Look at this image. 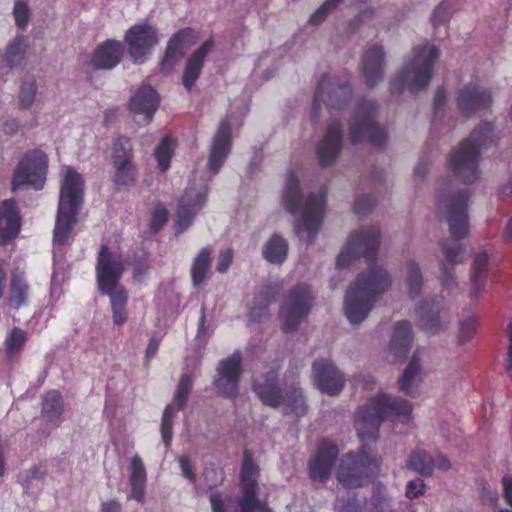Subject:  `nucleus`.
Here are the masks:
<instances>
[{"label": "nucleus", "mask_w": 512, "mask_h": 512, "mask_svg": "<svg viewBox=\"0 0 512 512\" xmlns=\"http://www.w3.org/2000/svg\"><path fill=\"white\" fill-rule=\"evenodd\" d=\"M412 405L404 399L381 393L360 407L355 416V426L362 442L359 452H348L340 461L337 480L345 488L364 486L378 469L379 463L368 451V442L379 438L384 420L394 421L402 417L411 418Z\"/></svg>", "instance_id": "nucleus-1"}, {"label": "nucleus", "mask_w": 512, "mask_h": 512, "mask_svg": "<svg viewBox=\"0 0 512 512\" xmlns=\"http://www.w3.org/2000/svg\"><path fill=\"white\" fill-rule=\"evenodd\" d=\"M379 246V229L354 231L337 256L336 266L339 269L348 267L359 257L369 262L367 272L358 274L345 294L344 312L351 324H359L366 319L374 304L391 285L389 273L374 262Z\"/></svg>", "instance_id": "nucleus-2"}, {"label": "nucleus", "mask_w": 512, "mask_h": 512, "mask_svg": "<svg viewBox=\"0 0 512 512\" xmlns=\"http://www.w3.org/2000/svg\"><path fill=\"white\" fill-rule=\"evenodd\" d=\"M95 271L99 293L109 298L113 324L122 326L129 318V293L120 283L125 272L122 255L107 244H102L98 251Z\"/></svg>", "instance_id": "nucleus-3"}, {"label": "nucleus", "mask_w": 512, "mask_h": 512, "mask_svg": "<svg viewBox=\"0 0 512 512\" xmlns=\"http://www.w3.org/2000/svg\"><path fill=\"white\" fill-rule=\"evenodd\" d=\"M84 201V180L74 168L67 167L61 183L53 241L64 245L71 238L73 227Z\"/></svg>", "instance_id": "nucleus-4"}, {"label": "nucleus", "mask_w": 512, "mask_h": 512, "mask_svg": "<svg viewBox=\"0 0 512 512\" xmlns=\"http://www.w3.org/2000/svg\"><path fill=\"white\" fill-rule=\"evenodd\" d=\"M283 205L285 210L292 215H296L302 210V229L308 234V244H312L324 217L326 194L324 192H311L303 202L298 177L294 171H291L287 176L283 193Z\"/></svg>", "instance_id": "nucleus-5"}, {"label": "nucleus", "mask_w": 512, "mask_h": 512, "mask_svg": "<svg viewBox=\"0 0 512 512\" xmlns=\"http://www.w3.org/2000/svg\"><path fill=\"white\" fill-rule=\"evenodd\" d=\"M491 131L492 127L489 123L483 124L451 152L448 158L449 169L464 183L470 184L478 179L479 154L491 141Z\"/></svg>", "instance_id": "nucleus-6"}, {"label": "nucleus", "mask_w": 512, "mask_h": 512, "mask_svg": "<svg viewBox=\"0 0 512 512\" xmlns=\"http://www.w3.org/2000/svg\"><path fill=\"white\" fill-rule=\"evenodd\" d=\"M468 196L461 194L446 204V220L452 239L441 244L443 259L447 264L455 265L464 261L465 250L459 240L469 232L467 210Z\"/></svg>", "instance_id": "nucleus-7"}, {"label": "nucleus", "mask_w": 512, "mask_h": 512, "mask_svg": "<svg viewBox=\"0 0 512 512\" xmlns=\"http://www.w3.org/2000/svg\"><path fill=\"white\" fill-rule=\"evenodd\" d=\"M377 105L374 101H362L349 122L348 137L356 145L366 140L374 147H382L387 140V132L376 121Z\"/></svg>", "instance_id": "nucleus-8"}, {"label": "nucleus", "mask_w": 512, "mask_h": 512, "mask_svg": "<svg viewBox=\"0 0 512 512\" xmlns=\"http://www.w3.org/2000/svg\"><path fill=\"white\" fill-rule=\"evenodd\" d=\"M352 96V87L346 78L329 77L324 74L315 91L311 119L317 122L321 110V103L329 109H343L346 107Z\"/></svg>", "instance_id": "nucleus-9"}, {"label": "nucleus", "mask_w": 512, "mask_h": 512, "mask_svg": "<svg viewBox=\"0 0 512 512\" xmlns=\"http://www.w3.org/2000/svg\"><path fill=\"white\" fill-rule=\"evenodd\" d=\"M112 182L118 190L134 187L138 180V167L134 161L135 154L131 139L119 136L112 145Z\"/></svg>", "instance_id": "nucleus-10"}, {"label": "nucleus", "mask_w": 512, "mask_h": 512, "mask_svg": "<svg viewBox=\"0 0 512 512\" xmlns=\"http://www.w3.org/2000/svg\"><path fill=\"white\" fill-rule=\"evenodd\" d=\"M260 468L254 462L249 450H244L239 474L241 495L236 501L234 512H257L262 507L259 499Z\"/></svg>", "instance_id": "nucleus-11"}, {"label": "nucleus", "mask_w": 512, "mask_h": 512, "mask_svg": "<svg viewBox=\"0 0 512 512\" xmlns=\"http://www.w3.org/2000/svg\"><path fill=\"white\" fill-rule=\"evenodd\" d=\"M313 301L314 296L307 284H298L289 291L280 309L282 330L285 333L297 330L309 315Z\"/></svg>", "instance_id": "nucleus-12"}, {"label": "nucleus", "mask_w": 512, "mask_h": 512, "mask_svg": "<svg viewBox=\"0 0 512 512\" xmlns=\"http://www.w3.org/2000/svg\"><path fill=\"white\" fill-rule=\"evenodd\" d=\"M47 169L48 159L43 151L39 149L27 151L14 170L12 189L32 186L36 190H41L46 181Z\"/></svg>", "instance_id": "nucleus-13"}, {"label": "nucleus", "mask_w": 512, "mask_h": 512, "mask_svg": "<svg viewBox=\"0 0 512 512\" xmlns=\"http://www.w3.org/2000/svg\"><path fill=\"white\" fill-rule=\"evenodd\" d=\"M242 373V354L239 350H235L218 364L217 377L213 382L218 393L228 399L237 397Z\"/></svg>", "instance_id": "nucleus-14"}, {"label": "nucleus", "mask_w": 512, "mask_h": 512, "mask_svg": "<svg viewBox=\"0 0 512 512\" xmlns=\"http://www.w3.org/2000/svg\"><path fill=\"white\" fill-rule=\"evenodd\" d=\"M208 198L207 185L199 190L187 187L177 203L175 231L183 233L193 222L198 212L202 209Z\"/></svg>", "instance_id": "nucleus-15"}, {"label": "nucleus", "mask_w": 512, "mask_h": 512, "mask_svg": "<svg viewBox=\"0 0 512 512\" xmlns=\"http://www.w3.org/2000/svg\"><path fill=\"white\" fill-rule=\"evenodd\" d=\"M125 42L133 62L142 64L151 49L157 45L158 36L154 27L149 24H136L128 29Z\"/></svg>", "instance_id": "nucleus-16"}, {"label": "nucleus", "mask_w": 512, "mask_h": 512, "mask_svg": "<svg viewBox=\"0 0 512 512\" xmlns=\"http://www.w3.org/2000/svg\"><path fill=\"white\" fill-rule=\"evenodd\" d=\"M197 39L193 28L180 29L169 39L164 57L160 63V72L167 75L172 72L175 65L182 59L184 49L195 44Z\"/></svg>", "instance_id": "nucleus-17"}, {"label": "nucleus", "mask_w": 512, "mask_h": 512, "mask_svg": "<svg viewBox=\"0 0 512 512\" xmlns=\"http://www.w3.org/2000/svg\"><path fill=\"white\" fill-rule=\"evenodd\" d=\"M339 455L338 446L330 440L319 442L316 454L309 461V474L312 480L326 482Z\"/></svg>", "instance_id": "nucleus-18"}, {"label": "nucleus", "mask_w": 512, "mask_h": 512, "mask_svg": "<svg viewBox=\"0 0 512 512\" xmlns=\"http://www.w3.org/2000/svg\"><path fill=\"white\" fill-rule=\"evenodd\" d=\"M232 135L231 126L228 120H223L213 137L209 151L207 169L213 175L217 174L223 166L226 158L231 152Z\"/></svg>", "instance_id": "nucleus-19"}, {"label": "nucleus", "mask_w": 512, "mask_h": 512, "mask_svg": "<svg viewBox=\"0 0 512 512\" xmlns=\"http://www.w3.org/2000/svg\"><path fill=\"white\" fill-rule=\"evenodd\" d=\"M313 378L317 388L328 395H338L344 387L343 374L330 360H317L313 363Z\"/></svg>", "instance_id": "nucleus-20"}, {"label": "nucleus", "mask_w": 512, "mask_h": 512, "mask_svg": "<svg viewBox=\"0 0 512 512\" xmlns=\"http://www.w3.org/2000/svg\"><path fill=\"white\" fill-rule=\"evenodd\" d=\"M343 144V127L339 120L331 121L323 139L317 145V156L322 167L335 162Z\"/></svg>", "instance_id": "nucleus-21"}, {"label": "nucleus", "mask_w": 512, "mask_h": 512, "mask_svg": "<svg viewBox=\"0 0 512 512\" xmlns=\"http://www.w3.org/2000/svg\"><path fill=\"white\" fill-rule=\"evenodd\" d=\"M252 389L265 406L278 408L283 402L284 389L278 383L277 369L270 370L255 379Z\"/></svg>", "instance_id": "nucleus-22"}, {"label": "nucleus", "mask_w": 512, "mask_h": 512, "mask_svg": "<svg viewBox=\"0 0 512 512\" xmlns=\"http://www.w3.org/2000/svg\"><path fill=\"white\" fill-rule=\"evenodd\" d=\"M450 322L448 313L438 305L423 304L418 309V329L427 335L445 331Z\"/></svg>", "instance_id": "nucleus-23"}, {"label": "nucleus", "mask_w": 512, "mask_h": 512, "mask_svg": "<svg viewBox=\"0 0 512 512\" xmlns=\"http://www.w3.org/2000/svg\"><path fill=\"white\" fill-rule=\"evenodd\" d=\"M159 103L158 92L149 85H143L131 97L129 109L133 114L143 115L145 122L149 123L157 111Z\"/></svg>", "instance_id": "nucleus-24"}, {"label": "nucleus", "mask_w": 512, "mask_h": 512, "mask_svg": "<svg viewBox=\"0 0 512 512\" xmlns=\"http://www.w3.org/2000/svg\"><path fill=\"white\" fill-rule=\"evenodd\" d=\"M123 55L120 41L108 39L98 45L91 57V65L95 70H110L116 67Z\"/></svg>", "instance_id": "nucleus-25"}, {"label": "nucleus", "mask_w": 512, "mask_h": 512, "mask_svg": "<svg viewBox=\"0 0 512 512\" xmlns=\"http://www.w3.org/2000/svg\"><path fill=\"white\" fill-rule=\"evenodd\" d=\"M384 59L385 53L380 45H372L363 55L362 72L366 84L374 87L382 79L384 75Z\"/></svg>", "instance_id": "nucleus-26"}, {"label": "nucleus", "mask_w": 512, "mask_h": 512, "mask_svg": "<svg viewBox=\"0 0 512 512\" xmlns=\"http://www.w3.org/2000/svg\"><path fill=\"white\" fill-rule=\"evenodd\" d=\"M213 47L214 40L209 38L188 58L182 76V83L188 92L192 91L202 71L204 60Z\"/></svg>", "instance_id": "nucleus-27"}, {"label": "nucleus", "mask_w": 512, "mask_h": 512, "mask_svg": "<svg viewBox=\"0 0 512 512\" xmlns=\"http://www.w3.org/2000/svg\"><path fill=\"white\" fill-rule=\"evenodd\" d=\"M30 285L23 271L14 269L11 272L7 302L9 307L18 310L29 302Z\"/></svg>", "instance_id": "nucleus-28"}, {"label": "nucleus", "mask_w": 512, "mask_h": 512, "mask_svg": "<svg viewBox=\"0 0 512 512\" xmlns=\"http://www.w3.org/2000/svg\"><path fill=\"white\" fill-rule=\"evenodd\" d=\"M20 230V216L16 201L7 199L0 203V236L3 241L14 238Z\"/></svg>", "instance_id": "nucleus-29"}, {"label": "nucleus", "mask_w": 512, "mask_h": 512, "mask_svg": "<svg viewBox=\"0 0 512 512\" xmlns=\"http://www.w3.org/2000/svg\"><path fill=\"white\" fill-rule=\"evenodd\" d=\"M491 104V95L486 90L475 86L465 87L459 94L458 106L462 113L467 114Z\"/></svg>", "instance_id": "nucleus-30"}, {"label": "nucleus", "mask_w": 512, "mask_h": 512, "mask_svg": "<svg viewBox=\"0 0 512 512\" xmlns=\"http://www.w3.org/2000/svg\"><path fill=\"white\" fill-rule=\"evenodd\" d=\"M146 482L147 472L144 463L139 455H134L130 462L129 484L131 492L129 498L137 502H143Z\"/></svg>", "instance_id": "nucleus-31"}, {"label": "nucleus", "mask_w": 512, "mask_h": 512, "mask_svg": "<svg viewBox=\"0 0 512 512\" xmlns=\"http://www.w3.org/2000/svg\"><path fill=\"white\" fill-rule=\"evenodd\" d=\"M412 343V326L406 321L394 325L390 349L397 358H406Z\"/></svg>", "instance_id": "nucleus-32"}, {"label": "nucleus", "mask_w": 512, "mask_h": 512, "mask_svg": "<svg viewBox=\"0 0 512 512\" xmlns=\"http://www.w3.org/2000/svg\"><path fill=\"white\" fill-rule=\"evenodd\" d=\"M439 57V51L434 45H424L418 50V90L429 83L433 66Z\"/></svg>", "instance_id": "nucleus-33"}, {"label": "nucleus", "mask_w": 512, "mask_h": 512, "mask_svg": "<svg viewBox=\"0 0 512 512\" xmlns=\"http://www.w3.org/2000/svg\"><path fill=\"white\" fill-rule=\"evenodd\" d=\"M278 290L275 286H263L255 295V305L249 311V318L261 322L269 316V305L275 301Z\"/></svg>", "instance_id": "nucleus-34"}, {"label": "nucleus", "mask_w": 512, "mask_h": 512, "mask_svg": "<svg viewBox=\"0 0 512 512\" xmlns=\"http://www.w3.org/2000/svg\"><path fill=\"white\" fill-rule=\"evenodd\" d=\"M63 410L64 402L59 391L51 390L43 396L41 415L47 423L59 426Z\"/></svg>", "instance_id": "nucleus-35"}, {"label": "nucleus", "mask_w": 512, "mask_h": 512, "mask_svg": "<svg viewBox=\"0 0 512 512\" xmlns=\"http://www.w3.org/2000/svg\"><path fill=\"white\" fill-rule=\"evenodd\" d=\"M407 89L411 94L416 93V54H412L406 67L390 82L392 92H402Z\"/></svg>", "instance_id": "nucleus-36"}, {"label": "nucleus", "mask_w": 512, "mask_h": 512, "mask_svg": "<svg viewBox=\"0 0 512 512\" xmlns=\"http://www.w3.org/2000/svg\"><path fill=\"white\" fill-rule=\"evenodd\" d=\"M212 262V250L202 248L193 259L190 275L194 287H200L207 280Z\"/></svg>", "instance_id": "nucleus-37"}, {"label": "nucleus", "mask_w": 512, "mask_h": 512, "mask_svg": "<svg viewBox=\"0 0 512 512\" xmlns=\"http://www.w3.org/2000/svg\"><path fill=\"white\" fill-rule=\"evenodd\" d=\"M28 341V333L14 326L4 340L5 355L9 361L17 360Z\"/></svg>", "instance_id": "nucleus-38"}, {"label": "nucleus", "mask_w": 512, "mask_h": 512, "mask_svg": "<svg viewBox=\"0 0 512 512\" xmlns=\"http://www.w3.org/2000/svg\"><path fill=\"white\" fill-rule=\"evenodd\" d=\"M288 254V243L281 236L275 234L266 243L263 250L264 258L270 263L281 264L283 263Z\"/></svg>", "instance_id": "nucleus-39"}, {"label": "nucleus", "mask_w": 512, "mask_h": 512, "mask_svg": "<svg viewBox=\"0 0 512 512\" xmlns=\"http://www.w3.org/2000/svg\"><path fill=\"white\" fill-rule=\"evenodd\" d=\"M290 413L302 417L307 412V406L301 389L295 385L284 388L283 402Z\"/></svg>", "instance_id": "nucleus-40"}, {"label": "nucleus", "mask_w": 512, "mask_h": 512, "mask_svg": "<svg viewBox=\"0 0 512 512\" xmlns=\"http://www.w3.org/2000/svg\"><path fill=\"white\" fill-rule=\"evenodd\" d=\"M436 466L441 470H448L451 464L443 455L437 454L436 456H432L426 452H418V474L430 476Z\"/></svg>", "instance_id": "nucleus-41"}, {"label": "nucleus", "mask_w": 512, "mask_h": 512, "mask_svg": "<svg viewBox=\"0 0 512 512\" xmlns=\"http://www.w3.org/2000/svg\"><path fill=\"white\" fill-rule=\"evenodd\" d=\"M174 150L175 141L170 135L163 137L159 145L155 148L154 156L156 158L158 168L162 172L169 169Z\"/></svg>", "instance_id": "nucleus-42"}, {"label": "nucleus", "mask_w": 512, "mask_h": 512, "mask_svg": "<svg viewBox=\"0 0 512 512\" xmlns=\"http://www.w3.org/2000/svg\"><path fill=\"white\" fill-rule=\"evenodd\" d=\"M27 47L26 37L24 35L15 36L7 45L3 60L10 68L15 65V58H22Z\"/></svg>", "instance_id": "nucleus-43"}, {"label": "nucleus", "mask_w": 512, "mask_h": 512, "mask_svg": "<svg viewBox=\"0 0 512 512\" xmlns=\"http://www.w3.org/2000/svg\"><path fill=\"white\" fill-rule=\"evenodd\" d=\"M193 385V377L190 374H183L179 380L178 386L174 393V405L177 410H181L186 405L188 396Z\"/></svg>", "instance_id": "nucleus-44"}, {"label": "nucleus", "mask_w": 512, "mask_h": 512, "mask_svg": "<svg viewBox=\"0 0 512 512\" xmlns=\"http://www.w3.org/2000/svg\"><path fill=\"white\" fill-rule=\"evenodd\" d=\"M174 408L169 404L164 409L161 422V435L166 447H169L173 438Z\"/></svg>", "instance_id": "nucleus-45"}, {"label": "nucleus", "mask_w": 512, "mask_h": 512, "mask_svg": "<svg viewBox=\"0 0 512 512\" xmlns=\"http://www.w3.org/2000/svg\"><path fill=\"white\" fill-rule=\"evenodd\" d=\"M371 512H390L389 499L383 485H376L371 496Z\"/></svg>", "instance_id": "nucleus-46"}, {"label": "nucleus", "mask_w": 512, "mask_h": 512, "mask_svg": "<svg viewBox=\"0 0 512 512\" xmlns=\"http://www.w3.org/2000/svg\"><path fill=\"white\" fill-rule=\"evenodd\" d=\"M476 332V319L474 317H469L467 319L462 320L459 323V331L457 334V343L459 345H464L469 342Z\"/></svg>", "instance_id": "nucleus-47"}, {"label": "nucleus", "mask_w": 512, "mask_h": 512, "mask_svg": "<svg viewBox=\"0 0 512 512\" xmlns=\"http://www.w3.org/2000/svg\"><path fill=\"white\" fill-rule=\"evenodd\" d=\"M416 378V355H412L407 368L404 370L402 377L399 379V389L406 395H410V385Z\"/></svg>", "instance_id": "nucleus-48"}, {"label": "nucleus", "mask_w": 512, "mask_h": 512, "mask_svg": "<svg viewBox=\"0 0 512 512\" xmlns=\"http://www.w3.org/2000/svg\"><path fill=\"white\" fill-rule=\"evenodd\" d=\"M334 509L337 512H363V506L356 496L337 497Z\"/></svg>", "instance_id": "nucleus-49"}, {"label": "nucleus", "mask_w": 512, "mask_h": 512, "mask_svg": "<svg viewBox=\"0 0 512 512\" xmlns=\"http://www.w3.org/2000/svg\"><path fill=\"white\" fill-rule=\"evenodd\" d=\"M168 221V210L159 204L151 214L149 228L152 233H158Z\"/></svg>", "instance_id": "nucleus-50"}, {"label": "nucleus", "mask_w": 512, "mask_h": 512, "mask_svg": "<svg viewBox=\"0 0 512 512\" xmlns=\"http://www.w3.org/2000/svg\"><path fill=\"white\" fill-rule=\"evenodd\" d=\"M36 95L35 80L25 81L20 88L19 101L21 108H28L34 102Z\"/></svg>", "instance_id": "nucleus-51"}, {"label": "nucleus", "mask_w": 512, "mask_h": 512, "mask_svg": "<svg viewBox=\"0 0 512 512\" xmlns=\"http://www.w3.org/2000/svg\"><path fill=\"white\" fill-rule=\"evenodd\" d=\"M13 14L16 26L24 30L27 27L30 18L27 3L22 0L16 1L14 4Z\"/></svg>", "instance_id": "nucleus-52"}, {"label": "nucleus", "mask_w": 512, "mask_h": 512, "mask_svg": "<svg viewBox=\"0 0 512 512\" xmlns=\"http://www.w3.org/2000/svg\"><path fill=\"white\" fill-rule=\"evenodd\" d=\"M375 206V201L370 196H359L354 202L353 210L354 213L358 216H365L368 214L373 207Z\"/></svg>", "instance_id": "nucleus-53"}, {"label": "nucleus", "mask_w": 512, "mask_h": 512, "mask_svg": "<svg viewBox=\"0 0 512 512\" xmlns=\"http://www.w3.org/2000/svg\"><path fill=\"white\" fill-rule=\"evenodd\" d=\"M488 255L486 252L477 254L471 267V274L482 277L487 276Z\"/></svg>", "instance_id": "nucleus-54"}, {"label": "nucleus", "mask_w": 512, "mask_h": 512, "mask_svg": "<svg viewBox=\"0 0 512 512\" xmlns=\"http://www.w3.org/2000/svg\"><path fill=\"white\" fill-rule=\"evenodd\" d=\"M335 9L329 5L326 1L311 15L309 19V23L312 25H318L322 23L329 13L334 11Z\"/></svg>", "instance_id": "nucleus-55"}, {"label": "nucleus", "mask_w": 512, "mask_h": 512, "mask_svg": "<svg viewBox=\"0 0 512 512\" xmlns=\"http://www.w3.org/2000/svg\"><path fill=\"white\" fill-rule=\"evenodd\" d=\"M233 261V251L228 248L221 250L218 257L216 270L219 273H226Z\"/></svg>", "instance_id": "nucleus-56"}, {"label": "nucleus", "mask_w": 512, "mask_h": 512, "mask_svg": "<svg viewBox=\"0 0 512 512\" xmlns=\"http://www.w3.org/2000/svg\"><path fill=\"white\" fill-rule=\"evenodd\" d=\"M486 285V277L471 274L469 297L474 300L483 292Z\"/></svg>", "instance_id": "nucleus-57"}, {"label": "nucleus", "mask_w": 512, "mask_h": 512, "mask_svg": "<svg viewBox=\"0 0 512 512\" xmlns=\"http://www.w3.org/2000/svg\"><path fill=\"white\" fill-rule=\"evenodd\" d=\"M179 465L183 476L194 484L196 481V475L192 469L189 458L187 456H181L179 458Z\"/></svg>", "instance_id": "nucleus-58"}, {"label": "nucleus", "mask_w": 512, "mask_h": 512, "mask_svg": "<svg viewBox=\"0 0 512 512\" xmlns=\"http://www.w3.org/2000/svg\"><path fill=\"white\" fill-rule=\"evenodd\" d=\"M212 512H225V503L222 493L216 491L210 495Z\"/></svg>", "instance_id": "nucleus-59"}, {"label": "nucleus", "mask_w": 512, "mask_h": 512, "mask_svg": "<svg viewBox=\"0 0 512 512\" xmlns=\"http://www.w3.org/2000/svg\"><path fill=\"white\" fill-rule=\"evenodd\" d=\"M504 493L507 503L512 506V477L503 478Z\"/></svg>", "instance_id": "nucleus-60"}, {"label": "nucleus", "mask_w": 512, "mask_h": 512, "mask_svg": "<svg viewBox=\"0 0 512 512\" xmlns=\"http://www.w3.org/2000/svg\"><path fill=\"white\" fill-rule=\"evenodd\" d=\"M160 346V341L156 338H151L146 348V358L150 359L155 356Z\"/></svg>", "instance_id": "nucleus-61"}, {"label": "nucleus", "mask_w": 512, "mask_h": 512, "mask_svg": "<svg viewBox=\"0 0 512 512\" xmlns=\"http://www.w3.org/2000/svg\"><path fill=\"white\" fill-rule=\"evenodd\" d=\"M18 122L15 119L6 120L3 124L5 134L13 135L18 131Z\"/></svg>", "instance_id": "nucleus-62"}, {"label": "nucleus", "mask_w": 512, "mask_h": 512, "mask_svg": "<svg viewBox=\"0 0 512 512\" xmlns=\"http://www.w3.org/2000/svg\"><path fill=\"white\" fill-rule=\"evenodd\" d=\"M121 505L115 500L102 503V512H121Z\"/></svg>", "instance_id": "nucleus-63"}, {"label": "nucleus", "mask_w": 512, "mask_h": 512, "mask_svg": "<svg viewBox=\"0 0 512 512\" xmlns=\"http://www.w3.org/2000/svg\"><path fill=\"white\" fill-rule=\"evenodd\" d=\"M508 336H509V350H508V364H507V371L510 377H512V321L509 324V330H508Z\"/></svg>", "instance_id": "nucleus-64"}]
</instances>
